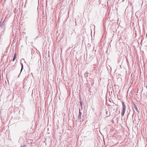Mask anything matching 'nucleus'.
<instances>
[{
    "mask_svg": "<svg viewBox=\"0 0 147 147\" xmlns=\"http://www.w3.org/2000/svg\"><path fill=\"white\" fill-rule=\"evenodd\" d=\"M122 104L123 108V109L122 110V111L121 115L123 116L124 115V113H125V112L126 108V107L124 103L123 102H122Z\"/></svg>",
    "mask_w": 147,
    "mask_h": 147,
    "instance_id": "1",
    "label": "nucleus"
},
{
    "mask_svg": "<svg viewBox=\"0 0 147 147\" xmlns=\"http://www.w3.org/2000/svg\"><path fill=\"white\" fill-rule=\"evenodd\" d=\"M122 104L123 108V109L122 110V111L121 115L123 116L124 115V113H125V112L126 108V107L124 103L123 102H122Z\"/></svg>",
    "mask_w": 147,
    "mask_h": 147,
    "instance_id": "2",
    "label": "nucleus"
},
{
    "mask_svg": "<svg viewBox=\"0 0 147 147\" xmlns=\"http://www.w3.org/2000/svg\"><path fill=\"white\" fill-rule=\"evenodd\" d=\"M5 22H3L1 24V25L0 26V29H3L4 30V29L5 28Z\"/></svg>",
    "mask_w": 147,
    "mask_h": 147,
    "instance_id": "3",
    "label": "nucleus"
},
{
    "mask_svg": "<svg viewBox=\"0 0 147 147\" xmlns=\"http://www.w3.org/2000/svg\"><path fill=\"white\" fill-rule=\"evenodd\" d=\"M106 114L107 115V116L109 117L110 115V113L109 111H106Z\"/></svg>",
    "mask_w": 147,
    "mask_h": 147,
    "instance_id": "4",
    "label": "nucleus"
},
{
    "mask_svg": "<svg viewBox=\"0 0 147 147\" xmlns=\"http://www.w3.org/2000/svg\"><path fill=\"white\" fill-rule=\"evenodd\" d=\"M134 107L135 109H136V111H137L138 112H139L138 109L137 107V106L135 104H134Z\"/></svg>",
    "mask_w": 147,
    "mask_h": 147,
    "instance_id": "5",
    "label": "nucleus"
},
{
    "mask_svg": "<svg viewBox=\"0 0 147 147\" xmlns=\"http://www.w3.org/2000/svg\"><path fill=\"white\" fill-rule=\"evenodd\" d=\"M80 106L82 109V105L83 104V102L82 101L80 100Z\"/></svg>",
    "mask_w": 147,
    "mask_h": 147,
    "instance_id": "6",
    "label": "nucleus"
},
{
    "mask_svg": "<svg viewBox=\"0 0 147 147\" xmlns=\"http://www.w3.org/2000/svg\"><path fill=\"white\" fill-rule=\"evenodd\" d=\"M21 65H22V67H21V71H20V73H21V72H22L23 69V64L22 63H21ZM18 76V77H19V75Z\"/></svg>",
    "mask_w": 147,
    "mask_h": 147,
    "instance_id": "7",
    "label": "nucleus"
},
{
    "mask_svg": "<svg viewBox=\"0 0 147 147\" xmlns=\"http://www.w3.org/2000/svg\"><path fill=\"white\" fill-rule=\"evenodd\" d=\"M81 115H79L78 116V118L79 120H80L81 119Z\"/></svg>",
    "mask_w": 147,
    "mask_h": 147,
    "instance_id": "8",
    "label": "nucleus"
},
{
    "mask_svg": "<svg viewBox=\"0 0 147 147\" xmlns=\"http://www.w3.org/2000/svg\"><path fill=\"white\" fill-rule=\"evenodd\" d=\"M79 115H82V113H81L80 111V109H79Z\"/></svg>",
    "mask_w": 147,
    "mask_h": 147,
    "instance_id": "9",
    "label": "nucleus"
},
{
    "mask_svg": "<svg viewBox=\"0 0 147 147\" xmlns=\"http://www.w3.org/2000/svg\"><path fill=\"white\" fill-rule=\"evenodd\" d=\"M16 53H15L14 55V56H13V57L14 58H16Z\"/></svg>",
    "mask_w": 147,
    "mask_h": 147,
    "instance_id": "10",
    "label": "nucleus"
},
{
    "mask_svg": "<svg viewBox=\"0 0 147 147\" xmlns=\"http://www.w3.org/2000/svg\"><path fill=\"white\" fill-rule=\"evenodd\" d=\"M26 146L25 145H23L21 146L20 147H26Z\"/></svg>",
    "mask_w": 147,
    "mask_h": 147,
    "instance_id": "11",
    "label": "nucleus"
},
{
    "mask_svg": "<svg viewBox=\"0 0 147 147\" xmlns=\"http://www.w3.org/2000/svg\"><path fill=\"white\" fill-rule=\"evenodd\" d=\"M16 58L13 57V61L16 59Z\"/></svg>",
    "mask_w": 147,
    "mask_h": 147,
    "instance_id": "12",
    "label": "nucleus"
}]
</instances>
